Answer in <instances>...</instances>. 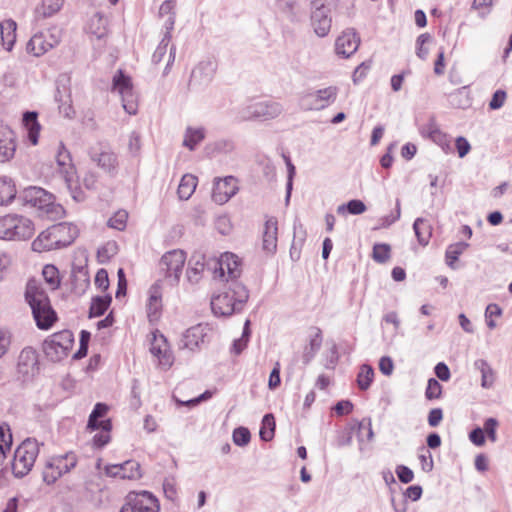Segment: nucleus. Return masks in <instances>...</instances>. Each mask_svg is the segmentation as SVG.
<instances>
[{
  "instance_id": "nucleus-57",
  "label": "nucleus",
  "mask_w": 512,
  "mask_h": 512,
  "mask_svg": "<svg viewBox=\"0 0 512 512\" xmlns=\"http://www.w3.org/2000/svg\"><path fill=\"white\" fill-rule=\"evenodd\" d=\"M395 472L399 481L404 484H408L414 479V472L408 466L398 465Z\"/></svg>"
},
{
  "instance_id": "nucleus-36",
  "label": "nucleus",
  "mask_w": 512,
  "mask_h": 512,
  "mask_svg": "<svg viewBox=\"0 0 512 512\" xmlns=\"http://www.w3.org/2000/svg\"><path fill=\"white\" fill-rule=\"evenodd\" d=\"M315 334L311 336L309 346L305 347L303 352V363L308 364L320 350L322 345V331L320 328L315 327Z\"/></svg>"
},
{
  "instance_id": "nucleus-43",
  "label": "nucleus",
  "mask_w": 512,
  "mask_h": 512,
  "mask_svg": "<svg viewBox=\"0 0 512 512\" xmlns=\"http://www.w3.org/2000/svg\"><path fill=\"white\" fill-rule=\"evenodd\" d=\"M367 207L362 200L352 199L347 203L341 204L337 207V213L344 215L349 213L352 215H360L366 211Z\"/></svg>"
},
{
  "instance_id": "nucleus-51",
  "label": "nucleus",
  "mask_w": 512,
  "mask_h": 512,
  "mask_svg": "<svg viewBox=\"0 0 512 512\" xmlns=\"http://www.w3.org/2000/svg\"><path fill=\"white\" fill-rule=\"evenodd\" d=\"M418 458L421 463V468L424 472H431L434 468L432 454L424 446L418 448Z\"/></svg>"
},
{
  "instance_id": "nucleus-56",
  "label": "nucleus",
  "mask_w": 512,
  "mask_h": 512,
  "mask_svg": "<svg viewBox=\"0 0 512 512\" xmlns=\"http://www.w3.org/2000/svg\"><path fill=\"white\" fill-rule=\"evenodd\" d=\"M286 165L288 170V176H287V183H286V197L285 202L286 204L289 203L291 192L293 188V178L295 176L296 170L295 166L292 164L291 160L289 158L286 159Z\"/></svg>"
},
{
  "instance_id": "nucleus-35",
  "label": "nucleus",
  "mask_w": 512,
  "mask_h": 512,
  "mask_svg": "<svg viewBox=\"0 0 512 512\" xmlns=\"http://www.w3.org/2000/svg\"><path fill=\"white\" fill-rule=\"evenodd\" d=\"M197 183L198 179L196 176L192 174L183 175L177 189L179 199L188 200L195 192Z\"/></svg>"
},
{
  "instance_id": "nucleus-32",
  "label": "nucleus",
  "mask_w": 512,
  "mask_h": 512,
  "mask_svg": "<svg viewBox=\"0 0 512 512\" xmlns=\"http://www.w3.org/2000/svg\"><path fill=\"white\" fill-rule=\"evenodd\" d=\"M16 22L9 19L1 23L0 33L3 47L11 51L16 41Z\"/></svg>"
},
{
  "instance_id": "nucleus-38",
  "label": "nucleus",
  "mask_w": 512,
  "mask_h": 512,
  "mask_svg": "<svg viewBox=\"0 0 512 512\" xmlns=\"http://www.w3.org/2000/svg\"><path fill=\"white\" fill-rule=\"evenodd\" d=\"M192 262H194L193 266H189L187 268V278L190 282L197 283L205 268V256H193L189 261V264L191 265Z\"/></svg>"
},
{
  "instance_id": "nucleus-12",
  "label": "nucleus",
  "mask_w": 512,
  "mask_h": 512,
  "mask_svg": "<svg viewBox=\"0 0 512 512\" xmlns=\"http://www.w3.org/2000/svg\"><path fill=\"white\" fill-rule=\"evenodd\" d=\"M241 260L237 255L226 252L219 260L214 261L215 276L225 278L226 284L240 282L238 278L241 275Z\"/></svg>"
},
{
  "instance_id": "nucleus-52",
  "label": "nucleus",
  "mask_w": 512,
  "mask_h": 512,
  "mask_svg": "<svg viewBox=\"0 0 512 512\" xmlns=\"http://www.w3.org/2000/svg\"><path fill=\"white\" fill-rule=\"evenodd\" d=\"M305 240V232L302 231V236L297 237V226L294 224V239L290 248V257L293 261L300 259V249Z\"/></svg>"
},
{
  "instance_id": "nucleus-3",
  "label": "nucleus",
  "mask_w": 512,
  "mask_h": 512,
  "mask_svg": "<svg viewBox=\"0 0 512 512\" xmlns=\"http://www.w3.org/2000/svg\"><path fill=\"white\" fill-rule=\"evenodd\" d=\"M78 236V229L71 223H58L42 231L32 242L36 252L61 249L71 245Z\"/></svg>"
},
{
  "instance_id": "nucleus-24",
  "label": "nucleus",
  "mask_w": 512,
  "mask_h": 512,
  "mask_svg": "<svg viewBox=\"0 0 512 512\" xmlns=\"http://www.w3.org/2000/svg\"><path fill=\"white\" fill-rule=\"evenodd\" d=\"M278 221L275 217H269L264 225L262 235V249L269 254L277 250Z\"/></svg>"
},
{
  "instance_id": "nucleus-60",
  "label": "nucleus",
  "mask_w": 512,
  "mask_h": 512,
  "mask_svg": "<svg viewBox=\"0 0 512 512\" xmlns=\"http://www.w3.org/2000/svg\"><path fill=\"white\" fill-rule=\"evenodd\" d=\"M12 341V334L8 330L0 329V358L9 350Z\"/></svg>"
},
{
  "instance_id": "nucleus-30",
  "label": "nucleus",
  "mask_w": 512,
  "mask_h": 512,
  "mask_svg": "<svg viewBox=\"0 0 512 512\" xmlns=\"http://www.w3.org/2000/svg\"><path fill=\"white\" fill-rule=\"evenodd\" d=\"M112 303L111 294H106L103 296H94L91 299V304L89 307L88 318H96L105 314Z\"/></svg>"
},
{
  "instance_id": "nucleus-37",
  "label": "nucleus",
  "mask_w": 512,
  "mask_h": 512,
  "mask_svg": "<svg viewBox=\"0 0 512 512\" xmlns=\"http://www.w3.org/2000/svg\"><path fill=\"white\" fill-rule=\"evenodd\" d=\"M469 247V244L466 242H457L454 244H450L445 252V261L446 264L451 269H456V262L459 256Z\"/></svg>"
},
{
  "instance_id": "nucleus-21",
  "label": "nucleus",
  "mask_w": 512,
  "mask_h": 512,
  "mask_svg": "<svg viewBox=\"0 0 512 512\" xmlns=\"http://www.w3.org/2000/svg\"><path fill=\"white\" fill-rule=\"evenodd\" d=\"M109 407L107 404L98 402L95 404L92 412L89 415L87 422V429L91 432L95 430H103L110 432L112 430L111 419H102L108 412Z\"/></svg>"
},
{
  "instance_id": "nucleus-50",
  "label": "nucleus",
  "mask_w": 512,
  "mask_h": 512,
  "mask_svg": "<svg viewBox=\"0 0 512 512\" xmlns=\"http://www.w3.org/2000/svg\"><path fill=\"white\" fill-rule=\"evenodd\" d=\"M232 438L235 445L243 447L250 442L251 433L248 428L240 426L234 429Z\"/></svg>"
},
{
  "instance_id": "nucleus-10",
  "label": "nucleus",
  "mask_w": 512,
  "mask_h": 512,
  "mask_svg": "<svg viewBox=\"0 0 512 512\" xmlns=\"http://www.w3.org/2000/svg\"><path fill=\"white\" fill-rule=\"evenodd\" d=\"M18 199L24 205L37 208L45 213H51L55 202V197L50 192L38 186L26 187L19 193Z\"/></svg>"
},
{
  "instance_id": "nucleus-45",
  "label": "nucleus",
  "mask_w": 512,
  "mask_h": 512,
  "mask_svg": "<svg viewBox=\"0 0 512 512\" xmlns=\"http://www.w3.org/2000/svg\"><path fill=\"white\" fill-rule=\"evenodd\" d=\"M42 275L45 282L51 287L52 290L58 289L60 286L59 270L55 265L47 264L43 267Z\"/></svg>"
},
{
  "instance_id": "nucleus-58",
  "label": "nucleus",
  "mask_w": 512,
  "mask_h": 512,
  "mask_svg": "<svg viewBox=\"0 0 512 512\" xmlns=\"http://www.w3.org/2000/svg\"><path fill=\"white\" fill-rule=\"evenodd\" d=\"M506 97H507V94L504 90H496L493 95H492V98L489 102V108L491 110H498L500 109L503 105H504V102L506 100Z\"/></svg>"
},
{
  "instance_id": "nucleus-25",
  "label": "nucleus",
  "mask_w": 512,
  "mask_h": 512,
  "mask_svg": "<svg viewBox=\"0 0 512 512\" xmlns=\"http://www.w3.org/2000/svg\"><path fill=\"white\" fill-rule=\"evenodd\" d=\"M162 311V292L159 283H154L149 289L147 316L150 322L157 321Z\"/></svg>"
},
{
  "instance_id": "nucleus-59",
  "label": "nucleus",
  "mask_w": 512,
  "mask_h": 512,
  "mask_svg": "<svg viewBox=\"0 0 512 512\" xmlns=\"http://www.w3.org/2000/svg\"><path fill=\"white\" fill-rule=\"evenodd\" d=\"M371 64H372L371 61H364L355 68V70L353 72V76H352L353 82L355 84L359 83L366 77L367 72L371 68Z\"/></svg>"
},
{
  "instance_id": "nucleus-14",
  "label": "nucleus",
  "mask_w": 512,
  "mask_h": 512,
  "mask_svg": "<svg viewBox=\"0 0 512 512\" xmlns=\"http://www.w3.org/2000/svg\"><path fill=\"white\" fill-rule=\"evenodd\" d=\"M40 363L39 355L35 348L32 346L24 347L17 361V372L22 375L25 379L34 377L39 373Z\"/></svg>"
},
{
  "instance_id": "nucleus-49",
  "label": "nucleus",
  "mask_w": 512,
  "mask_h": 512,
  "mask_svg": "<svg viewBox=\"0 0 512 512\" xmlns=\"http://www.w3.org/2000/svg\"><path fill=\"white\" fill-rule=\"evenodd\" d=\"M170 39H171V33L166 32L164 37L162 38V40L160 41L159 45L157 46V48L155 49V51L152 55V62L154 64L160 63L162 61V59L164 58V56L167 52V47L169 45Z\"/></svg>"
},
{
  "instance_id": "nucleus-26",
  "label": "nucleus",
  "mask_w": 512,
  "mask_h": 512,
  "mask_svg": "<svg viewBox=\"0 0 512 512\" xmlns=\"http://www.w3.org/2000/svg\"><path fill=\"white\" fill-rule=\"evenodd\" d=\"M90 156L91 159L109 175L115 176L118 173V158L114 152L102 151L97 153L92 151L90 152Z\"/></svg>"
},
{
  "instance_id": "nucleus-6",
  "label": "nucleus",
  "mask_w": 512,
  "mask_h": 512,
  "mask_svg": "<svg viewBox=\"0 0 512 512\" xmlns=\"http://www.w3.org/2000/svg\"><path fill=\"white\" fill-rule=\"evenodd\" d=\"M74 343L70 330H62L48 336L42 344L45 356L52 362H60L67 357Z\"/></svg>"
},
{
  "instance_id": "nucleus-61",
  "label": "nucleus",
  "mask_w": 512,
  "mask_h": 512,
  "mask_svg": "<svg viewBox=\"0 0 512 512\" xmlns=\"http://www.w3.org/2000/svg\"><path fill=\"white\" fill-rule=\"evenodd\" d=\"M95 285L102 291H106L109 288V277L106 269L101 268L95 275Z\"/></svg>"
},
{
  "instance_id": "nucleus-19",
  "label": "nucleus",
  "mask_w": 512,
  "mask_h": 512,
  "mask_svg": "<svg viewBox=\"0 0 512 512\" xmlns=\"http://www.w3.org/2000/svg\"><path fill=\"white\" fill-rule=\"evenodd\" d=\"M56 162L59 167V172L62 175L66 186L72 188L74 177L76 176V169L72 163L70 152L66 149L61 142L56 155Z\"/></svg>"
},
{
  "instance_id": "nucleus-18",
  "label": "nucleus",
  "mask_w": 512,
  "mask_h": 512,
  "mask_svg": "<svg viewBox=\"0 0 512 512\" xmlns=\"http://www.w3.org/2000/svg\"><path fill=\"white\" fill-rule=\"evenodd\" d=\"M105 473L110 477H119L121 479H139L141 478V466L135 460H127L120 464L108 465Z\"/></svg>"
},
{
  "instance_id": "nucleus-42",
  "label": "nucleus",
  "mask_w": 512,
  "mask_h": 512,
  "mask_svg": "<svg viewBox=\"0 0 512 512\" xmlns=\"http://www.w3.org/2000/svg\"><path fill=\"white\" fill-rule=\"evenodd\" d=\"M275 426L276 424L273 414H265L262 418L261 428L259 431L261 440L265 442L271 441L274 437Z\"/></svg>"
},
{
  "instance_id": "nucleus-53",
  "label": "nucleus",
  "mask_w": 512,
  "mask_h": 512,
  "mask_svg": "<svg viewBox=\"0 0 512 512\" xmlns=\"http://www.w3.org/2000/svg\"><path fill=\"white\" fill-rule=\"evenodd\" d=\"M442 395V385L435 378H430L427 382L425 397L428 400L439 399Z\"/></svg>"
},
{
  "instance_id": "nucleus-28",
  "label": "nucleus",
  "mask_w": 512,
  "mask_h": 512,
  "mask_svg": "<svg viewBox=\"0 0 512 512\" xmlns=\"http://www.w3.org/2000/svg\"><path fill=\"white\" fill-rule=\"evenodd\" d=\"M22 122L27 130V136L31 144L36 145L39 139L40 124L38 114L35 111H26L23 114Z\"/></svg>"
},
{
  "instance_id": "nucleus-27",
  "label": "nucleus",
  "mask_w": 512,
  "mask_h": 512,
  "mask_svg": "<svg viewBox=\"0 0 512 512\" xmlns=\"http://www.w3.org/2000/svg\"><path fill=\"white\" fill-rule=\"evenodd\" d=\"M72 292L83 295L90 285L88 269L85 266H73L71 272Z\"/></svg>"
},
{
  "instance_id": "nucleus-48",
  "label": "nucleus",
  "mask_w": 512,
  "mask_h": 512,
  "mask_svg": "<svg viewBox=\"0 0 512 512\" xmlns=\"http://www.w3.org/2000/svg\"><path fill=\"white\" fill-rule=\"evenodd\" d=\"M12 445V434L7 424L0 425V453L5 457Z\"/></svg>"
},
{
  "instance_id": "nucleus-41",
  "label": "nucleus",
  "mask_w": 512,
  "mask_h": 512,
  "mask_svg": "<svg viewBox=\"0 0 512 512\" xmlns=\"http://www.w3.org/2000/svg\"><path fill=\"white\" fill-rule=\"evenodd\" d=\"M50 48H52V44L45 43L43 40V35H34L27 43L26 49L29 53H32L35 56H40L46 53Z\"/></svg>"
},
{
  "instance_id": "nucleus-15",
  "label": "nucleus",
  "mask_w": 512,
  "mask_h": 512,
  "mask_svg": "<svg viewBox=\"0 0 512 512\" xmlns=\"http://www.w3.org/2000/svg\"><path fill=\"white\" fill-rule=\"evenodd\" d=\"M185 260L186 254L183 250H172L162 256L160 265L165 270L166 277L174 276L175 281L178 282Z\"/></svg>"
},
{
  "instance_id": "nucleus-9",
  "label": "nucleus",
  "mask_w": 512,
  "mask_h": 512,
  "mask_svg": "<svg viewBox=\"0 0 512 512\" xmlns=\"http://www.w3.org/2000/svg\"><path fill=\"white\" fill-rule=\"evenodd\" d=\"M310 25L318 37H326L332 27L331 9L324 0L310 1Z\"/></svg>"
},
{
  "instance_id": "nucleus-2",
  "label": "nucleus",
  "mask_w": 512,
  "mask_h": 512,
  "mask_svg": "<svg viewBox=\"0 0 512 512\" xmlns=\"http://www.w3.org/2000/svg\"><path fill=\"white\" fill-rule=\"evenodd\" d=\"M249 299V291L242 282L225 285L223 292L211 299V309L217 317H229L243 310Z\"/></svg>"
},
{
  "instance_id": "nucleus-23",
  "label": "nucleus",
  "mask_w": 512,
  "mask_h": 512,
  "mask_svg": "<svg viewBox=\"0 0 512 512\" xmlns=\"http://www.w3.org/2000/svg\"><path fill=\"white\" fill-rule=\"evenodd\" d=\"M209 331L208 325L202 323L188 328L183 335V346L190 350L200 347L205 342Z\"/></svg>"
},
{
  "instance_id": "nucleus-63",
  "label": "nucleus",
  "mask_w": 512,
  "mask_h": 512,
  "mask_svg": "<svg viewBox=\"0 0 512 512\" xmlns=\"http://www.w3.org/2000/svg\"><path fill=\"white\" fill-rule=\"evenodd\" d=\"M455 146L460 158L465 157L471 150L470 143L463 136H459L455 139Z\"/></svg>"
},
{
  "instance_id": "nucleus-40",
  "label": "nucleus",
  "mask_w": 512,
  "mask_h": 512,
  "mask_svg": "<svg viewBox=\"0 0 512 512\" xmlns=\"http://www.w3.org/2000/svg\"><path fill=\"white\" fill-rule=\"evenodd\" d=\"M205 138L204 128H192L187 127L183 145L190 150H194L195 147Z\"/></svg>"
},
{
  "instance_id": "nucleus-55",
  "label": "nucleus",
  "mask_w": 512,
  "mask_h": 512,
  "mask_svg": "<svg viewBox=\"0 0 512 512\" xmlns=\"http://www.w3.org/2000/svg\"><path fill=\"white\" fill-rule=\"evenodd\" d=\"M63 5V0H42V12L45 17L58 12Z\"/></svg>"
},
{
  "instance_id": "nucleus-17",
  "label": "nucleus",
  "mask_w": 512,
  "mask_h": 512,
  "mask_svg": "<svg viewBox=\"0 0 512 512\" xmlns=\"http://www.w3.org/2000/svg\"><path fill=\"white\" fill-rule=\"evenodd\" d=\"M238 191L237 179L227 176L223 179H216L214 182L212 199L218 204L226 203Z\"/></svg>"
},
{
  "instance_id": "nucleus-11",
  "label": "nucleus",
  "mask_w": 512,
  "mask_h": 512,
  "mask_svg": "<svg viewBox=\"0 0 512 512\" xmlns=\"http://www.w3.org/2000/svg\"><path fill=\"white\" fill-rule=\"evenodd\" d=\"M160 504L149 491L130 492L120 512H159Z\"/></svg>"
},
{
  "instance_id": "nucleus-22",
  "label": "nucleus",
  "mask_w": 512,
  "mask_h": 512,
  "mask_svg": "<svg viewBox=\"0 0 512 512\" xmlns=\"http://www.w3.org/2000/svg\"><path fill=\"white\" fill-rule=\"evenodd\" d=\"M16 151L15 133L7 126L0 125V162L11 160Z\"/></svg>"
},
{
  "instance_id": "nucleus-46",
  "label": "nucleus",
  "mask_w": 512,
  "mask_h": 512,
  "mask_svg": "<svg viewBox=\"0 0 512 512\" xmlns=\"http://www.w3.org/2000/svg\"><path fill=\"white\" fill-rule=\"evenodd\" d=\"M372 257L375 262L383 264L391 257V247L386 243H376L373 246Z\"/></svg>"
},
{
  "instance_id": "nucleus-5",
  "label": "nucleus",
  "mask_w": 512,
  "mask_h": 512,
  "mask_svg": "<svg viewBox=\"0 0 512 512\" xmlns=\"http://www.w3.org/2000/svg\"><path fill=\"white\" fill-rule=\"evenodd\" d=\"M39 454V443L36 439H25L15 450L12 472L16 478H23L33 468Z\"/></svg>"
},
{
  "instance_id": "nucleus-31",
  "label": "nucleus",
  "mask_w": 512,
  "mask_h": 512,
  "mask_svg": "<svg viewBox=\"0 0 512 512\" xmlns=\"http://www.w3.org/2000/svg\"><path fill=\"white\" fill-rule=\"evenodd\" d=\"M17 196L14 181L8 176L0 177V205L10 204Z\"/></svg>"
},
{
  "instance_id": "nucleus-62",
  "label": "nucleus",
  "mask_w": 512,
  "mask_h": 512,
  "mask_svg": "<svg viewBox=\"0 0 512 512\" xmlns=\"http://www.w3.org/2000/svg\"><path fill=\"white\" fill-rule=\"evenodd\" d=\"M163 492L165 497L170 501H175L177 498V489L173 479L166 478L163 481Z\"/></svg>"
},
{
  "instance_id": "nucleus-44",
  "label": "nucleus",
  "mask_w": 512,
  "mask_h": 512,
  "mask_svg": "<svg viewBox=\"0 0 512 512\" xmlns=\"http://www.w3.org/2000/svg\"><path fill=\"white\" fill-rule=\"evenodd\" d=\"M374 378V369L368 364H363L357 375V384L360 390H367Z\"/></svg>"
},
{
  "instance_id": "nucleus-29",
  "label": "nucleus",
  "mask_w": 512,
  "mask_h": 512,
  "mask_svg": "<svg viewBox=\"0 0 512 512\" xmlns=\"http://www.w3.org/2000/svg\"><path fill=\"white\" fill-rule=\"evenodd\" d=\"M428 137L438 146L442 148L445 153L452 151L451 138L448 134L441 131L435 122H430L427 126Z\"/></svg>"
},
{
  "instance_id": "nucleus-7",
  "label": "nucleus",
  "mask_w": 512,
  "mask_h": 512,
  "mask_svg": "<svg viewBox=\"0 0 512 512\" xmlns=\"http://www.w3.org/2000/svg\"><path fill=\"white\" fill-rule=\"evenodd\" d=\"M112 90L117 91L121 96L122 107L129 115H135L138 112L137 96L133 90V83L130 76L119 69L112 79Z\"/></svg>"
},
{
  "instance_id": "nucleus-33",
  "label": "nucleus",
  "mask_w": 512,
  "mask_h": 512,
  "mask_svg": "<svg viewBox=\"0 0 512 512\" xmlns=\"http://www.w3.org/2000/svg\"><path fill=\"white\" fill-rule=\"evenodd\" d=\"M474 369L481 374V386L485 389L491 388L495 382V373L490 364L484 359H477Z\"/></svg>"
},
{
  "instance_id": "nucleus-8",
  "label": "nucleus",
  "mask_w": 512,
  "mask_h": 512,
  "mask_svg": "<svg viewBox=\"0 0 512 512\" xmlns=\"http://www.w3.org/2000/svg\"><path fill=\"white\" fill-rule=\"evenodd\" d=\"M337 95L338 88L336 86H329L304 93L300 97L299 105L304 111H320L333 104L336 101Z\"/></svg>"
},
{
  "instance_id": "nucleus-54",
  "label": "nucleus",
  "mask_w": 512,
  "mask_h": 512,
  "mask_svg": "<svg viewBox=\"0 0 512 512\" xmlns=\"http://www.w3.org/2000/svg\"><path fill=\"white\" fill-rule=\"evenodd\" d=\"M498 425H499L498 420L493 417L487 418L484 422V425L482 428L484 430V435L486 434L488 439L491 442H496V440H497L496 429H497Z\"/></svg>"
},
{
  "instance_id": "nucleus-39",
  "label": "nucleus",
  "mask_w": 512,
  "mask_h": 512,
  "mask_svg": "<svg viewBox=\"0 0 512 512\" xmlns=\"http://www.w3.org/2000/svg\"><path fill=\"white\" fill-rule=\"evenodd\" d=\"M448 102L451 107L465 109L470 106V98L465 91V87L459 88L448 95Z\"/></svg>"
},
{
  "instance_id": "nucleus-47",
  "label": "nucleus",
  "mask_w": 512,
  "mask_h": 512,
  "mask_svg": "<svg viewBox=\"0 0 512 512\" xmlns=\"http://www.w3.org/2000/svg\"><path fill=\"white\" fill-rule=\"evenodd\" d=\"M128 214L124 210L117 211L112 217L109 218L107 225L110 228L118 231H123L126 228Z\"/></svg>"
},
{
  "instance_id": "nucleus-1",
  "label": "nucleus",
  "mask_w": 512,
  "mask_h": 512,
  "mask_svg": "<svg viewBox=\"0 0 512 512\" xmlns=\"http://www.w3.org/2000/svg\"><path fill=\"white\" fill-rule=\"evenodd\" d=\"M24 298L31 308L36 326L40 330H49L58 320V316L45 289L35 279H29Z\"/></svg>"
},
{
  "instance_id": "nucleus-20",
  "label": "nucleus",
  "mask_w": 512,
  "mask_h": 512,
  "mask_svg": "<svg viewBox=\"0 0 512 512\" xmlns=\"http://www.w3.org/2000/svg\"><path fill=\"white\" fill-rule=\"evenodd\" d=\"M52 463L56 465V470L54 475L46 474L45 475V483L53 484L58 478H60L64 473L69 472L72 468L76 466L77 457L73 452H68L63 455H57L50 458Z\"/></svg>"
},
{
  "instance_id": "nucleus-64",
  "label": "nucleus",
  "mask_w": 512,
  "mask_h": 512,
  "mask_svg": "<svg viewBox=\"0 0 512 512\" xmlns=\"http://www.w3.org/2000/svg\"><path fill=\"white\" fill-rule=\"evenodd\" d=\"M353 407V403L350 400H341L335 404L333 410L336 413V415L343 416L351 413Z\"/></svg>"
},
{
  "instance_id": "nucleus-16",
  "label": "nucleus",
  "mask_w": 512,
  "mask_h": 512,
  "mask_svg": "<svg viewBox=\"0 0 512 512\" xmlns=\"http://www.w3.org/2000/svg\"><path fill=\"white\" fill-rule=\"evenodd\" d=\"M360 37L355 29L349 28L342 32L335 41L336 54L344 58H349L358 49Z\"/></svg>"
},
{
  "instance_id": "nucleus-13",
  "label": "nucleus",
  "mask_w": 512,
  "mask_h": 512,
  "mask_svg": "<svg viewBox=\"0 0 512 512\" xmlns=\"http://www.w3.org/2000/svg\"><path fill=\"white\" fill-rule=\"evenodd\" d=\"M282 112V106L275 101H261L247 106L242 117L244 119L269 120L277 117Z\"/></svg>"
},
{
  "instance_id": "nucleus-4",
  "label": "nucleus",
  "mask_w": 512,
  "mask_h": 512,
  "mask_svg": "<svg viewBox=\"0 0 512 512\" xmlns=\"http://www.w3.org/2000/svg\"><path fill=\"white\" fill-rule=\"evenodd\" d=\"M34 231L33 222L24 216L8 214L0 217V239L27 240L33 236Z\"/></svg>"
},
{
  "instance_id": "nucleus-34",
  "label": "nucleus",
  "mask_w": 512,
  "mask_h": 512,
  "mask_svg": "<svg viewBox=\"0 0 512 512\" xmlns=\"http://www.w3.org/2000/svg\"><path fill=\"white\" fill-rule=\"evenodd\" d=\"M413 230L420 245L426 246L432 236V226L428 220L419 217L413 223Z\"/></svg>"
}]
</instances>
